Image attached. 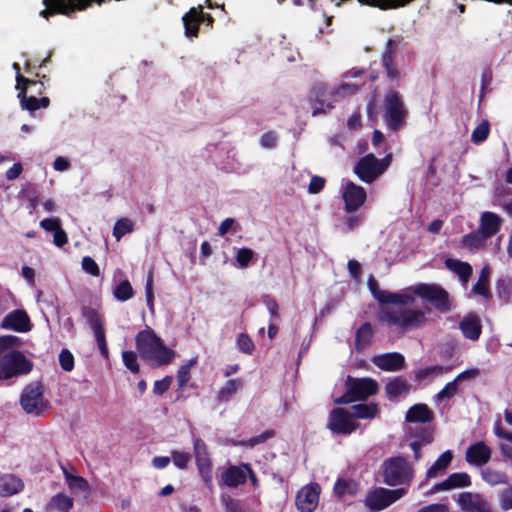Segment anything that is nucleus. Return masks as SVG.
I'll return each mask as SVG.
<instances>
[{"instance_id":"nucleus-42","label":"nucleus","mask_w":512,"mask_h":512,"mask_svg":"<svg viewBox=\"0 0 512 512\" xmlns=\"http://www.w3.org/2000/svg\"><path fill=\"white\" fill-rule=\"evenodd\" d=\"M449 371H450V367L434 365V366H430V367H426L424 369L418 370L416 373V377L419 379L435 378V377H439L445 373H448Z\"/></svg>"},{"instance_id":"nucleus-51","label":"nucleus","mask_w":512,"mask_h":512,"mask_svg":"<svg viewBox=\"0 0 512 512\" xmlns=\"http://www.w3.org/2000/svg\"><path fill=\"white\" fill-rule=\"evenodd\" d=\"M195 364V361H190L189 364L180 367L177 373V382L179 388L184 387L190 379V368Z\"/></svg>"},{"instance_id":"nucleus-31","label":"nucleus","mask_w":512,"mask_h":512,"mask_svg":"<svg viewBox=\"0 0 512 512\" xmlns=\"http://www.w3.org/2000/svg\"><path fill=\"white\" fill-rule=\"evenodd\" d=\"M373 333V328L370 323L366 322L362 324L356 331L355 349L357 351L366 349L371 344Z\"/></svg>"},{"instance_id":"nucleus-13","label":"nucleus","mask_w":512,"mask_h":512,"mask_svg":"<svg viewBox=\"0 0 512 512\" xmlns=\"http://www.w3.org/2000/svg\"><path fill=\"white\" fill-rule=\"evenodd\" d=\"M82 316L94 333L101 355L107 359L109 357V351L106 343L102 316L95 309L88 306H84L82 308Z\"/></svg>"},{"instance_id":"nucleus-49","label":"nucleus","mask_w":512,"mask_h":512,"mask_svg":"<svg viewBox=\"0 0 512 512\" xmlns=\"http://www.w3.org/2000/svg\"><path fill=\"white\" fill-rule=\"evenodd\" d=\"M123 362L127 369L133 373L139 372V365L137 363V356L132 351H124L122 354Z\"/></svg>"},{"instance_id":"nucleus-9","label":"nucleus","mask_w":512,"mask_h":512,"mask_svg":"<svg viewBox=\"0 0 512 512\" xmlns=\"http://www.w3.org/2000/svg\"><path fill=\"white\" fill-rule=\"evenodd\" d=\"M414 293L442 313L449 312L452 308L448 292L438 285L422 283L414 288Z\"/></svg>"},{"instance_id":"nucleus-23","label":"nucleus","mask_w":512,"mask_h":512,"mask_svg":"<svg viewBox=\"0 0 512 512\" xmlns=\"http://www.w3.org/2000/svg\"><path fill=\"white\" fill-rule=\"evenodd\" d=\"M374 365L386 371H396L403 367L404 357L399 353H386L372 359Z\"/></svg>"},{"instance_id":"nucleus-4","label":"nucleus","mask_w":512,"mask_h":512,"mask_svg":"<svg viewBox=\"0 0 512 512\" xmlns=\"http://www.w3.org/2000/svg\"><path fill=\"white\" fill-rule=\"evenodd\" d=\"M383 481L389 486L408 484L414 477V470L408 461L401 456L392 457L382 465Z\"/></svg>"},{"instance_id":"nucleus-28","label":"nucleus","mask_w":512,"mask_h":512,"mask_svg":"<svg viewBox=\"0 0 512 512\" xmlns=\"http://www.w3.org/2000/svg\"><path fill=\"white\" fill-rule=\"evenodd\" d=\"M433 417L431 410L425 404H416L406 413V421L412 423L429 422Z\"/></svg>"},{"instance_id":"nucleus-15","label":"nucleus","mask_w":512,"mask_h":512,"mask_svg":"<svg viewBox=\"0 0 512 512\" xmlns=\"http://www.w3.org/2000/svg\"><path fill=\"white\" fill-rule=\"evenodd\" d=\"M358 424L353 415L343 408H335L330 413L328 427L335 433L350 434L356 430Z\"/></svg>"},{"instance_id":"nucleus-58","label":"nucleus","mask_w":512,"mask_h":512,"mask_svg":"<svg viewBox=\"0 0 512 512\" xmlns=\"http://www.w3.org/2000/svg\"><path fill=\"white\" fill-rule=\"evenodd\" d=\"M273 436H274V432L268 430V431H265V432H263L262 434H260L258 436L250 438L249 440L243 442L242 444L248 445L250 447H254L255 445H258L260 443H264L266 440L272 438Z\"/></svg>"},{"instance_id":"nucleus-6","label":"nucleus","mask_w":512,"mask_h":512,"mask_svg":"<svg viewBox=\"0 0 512 512\" xmlns=\"http://www.w3.org/2000/svg\"><path fill=\"white\" fill-rule=\"evenodd\" d=\"M392 155L388 154L383 159H377L373 154L362 157L354 168L357 176L366 183H371L382 175L390 166Z\"/></svg>"},{"instance_id":"nucleus-17","label":"nucleus","mask_w":512,"mask_h":512,"mask_svg":"<svg viewBox=\"0 0 512 512\" xmlns=\"http://www.w3.org/2000/svg\"><path fill=\"white\" fill-rule=\"evenodd\" d=\"M457 503L464 512H492L487 499L479 493L462 492L458 495Z\"/></svg>"},{"instance_id":"nucleus-11","label":"nucleus","mask_w":512,"mask_h":512,"mask_svg":"<svg viewBox=\"0 0 512 512\" xmlns=\"http://www.w3.org/2000/svg\"><path fill=\"white\" fill-rule=\"evenodd\" d=\"M405 493L406 489L404 488L394 490L376 488L367 493L365 504L372 511H381L399 500Z\"/></svg>"},{"instance_id":"nucleus-35","label":"nucleus","mask_w":512,"mask_h":512,"mask_svg":"<svg viewBox=\"0 0 512 512\" xmlns=\"http://www.w3.org/2000/svg\"><path fill=\"white\" fill-rule=\"evenodd\" d=\"M193 446L194 457L196 460L197 467L211 464L210 454L208 452V447L205 444V442L202 439L195 437L193 439Z\"/></svg>"},{"instance_id":"nucleus-60","label":"nucleus","mask_w":512,"mask_h":512,"mask_svg":"<svg viewBox=\"0 0 512 512\" xmlns=\"http://www.w3.org/2000/svg\"><path fill=\"white\" fill-rule=\"evenodd\" d=\"M325 185V179L320 176H313L308 186V192L310 194L319 193Z\"/></svg>"},{"instance_id":"nucleus-62","label":"nucleus","mask_w":512,"mask_h":512,"mask_svg":"<svg viewBox=\"0 0 512 512\" xmlns=\"http://www.w3.org/2000/svg\"><path fill=\"white\" fill-rule=\"evenodd\" d=\"M145 292H146V301H147V305L149 307V310L152 314H154V294H153V280H152V277H149L147 279V282H146V287H145Z\"/></svg>"},{"instance_id":"nucleus-40","label":"nucleus","mask_w":512,"mask_h":512,"mask_svg":"<svg viewBox=\"0 0 512 512\" xmlns=\"http://www.w3.org/2000/svg\"><path fill=\"white\" fill-rule=\"evenodd\" d=\"M489 274H490L489 267L486 266L481 270L479 279H478L477 283L472 288V292L474 294L481 295L485 298L489 297V288H488Z\"/></svg>"},{"instance_id":"nucleus-29","label":"nucleus","mask_w":512,"mask_h":512,"mask_svg":"<svg viewBox=\"0 0 512 512\" xmlns=\"http://www.w3.org/2000/svg\"><path fill=\"white\" fill-rule=\"evenodd\" d=\"M18 97L20 98L21 107L29 111H35L41 107L47 108L50 102L49 98L47 97L38 99L35 96H27L26 87L21 89V91L18 94Z\"/></svg>"},{"instance_id":"nucleus-20","label":"nucleus","mask_w":512,"mask_h":512,"mask_svg":"<svg viewBox=\"0 0 512 512\" xmlns=\"http://www.w3.org/2000/svg\"><path fill=\"white\" fill-rule=\"evenodd\" d=\"M250 466L242 464L240 466H230L221 475V481L228 487H237L245 483Z\"/></svg>"},{"instance_id":"nucleus-33","label":"nucleus","mask_w":512,"mask_h":512,"mask_svg":"<svg viewBox=\"0 0 512 512\" xmlns=\"http://www.w3.org/2000/svg\"><path fill=\"white\" fill-rule=\"evenodd\" d=\"M73 499L64 493L54 495L49 501L47 508L51 511L69 512L73 508Z\"/></svg>"},{"instance_id":"nucleus-26","label":"nucleus","mask_w":512,"mask_h":512,"mask_svg":"<svg viewBox=\"0 0 512 512\" xmlns=\"http://www.w3.org/2000/svg\"><path fill=\"white\" fill-rule=\"evenodd\" d=\"M487 240L488 239H486L477 229L476 231H473L462 237L460 241V247L470 252H476L486 246Z\"/></svg>"},{"instance_id":"nucleus-54","label":"nucleus","mask_w":512,"mask_h":512,"mask_svg":"<svg viewBox=\"0 0 512 512\" xmlns=\"http://www.w3.org/2000/svg\"><path fill=\"white\" fill-rule=\"evenodd\" d=\"M396 49V43L393 40H389L386 45V50L382 56V63L384 67L393 65L394 53Z\"/></svg>"},{"instance_id":"nucleus-18","label":"nucleus","mask_w":512,"mask_h":512,"mask_svg":"<svg viewBox=\"0 0 512 512\" xmlns=\"http://www.w3.org/2000/svg\"><path fill=\"white\" fill-rule=\"evenodd\" d=\"M1 327L16 332H27L31 329L30 319L25 311L14 310L3 318Z\"/></svg>"},{"instance_id":"nucleus-41","label":"nucleus","mask_w":512,"mask_h":512,"mask_svg":"<svg viewBox=\"0 0 512 512\" xmlns=\"http://www.w3.org/2000/svg\"><path fill=\"white\" fill-rule=\"evenodd\" d=\"M241 387V380H228L218 392V400L221 402L228 401Z\"/></svg>"},{"instance_id":"nucleus-2","label":"nucleus","mask_w":512,"mask_h":512,"mask_svg":"<svg viewBox=\"0 0 512 512\" xmlns=\"http://www.w3.org/2000/svg\"><path fill=\"white\" fill-rule=\"evenodd\" d=\"M136 346L141 357L153 366L167 365L175 357V351L165 346L162 339L150 328L137 334Z\"/></svg>"},{"instance_id":"nucleus-43","label":"nucleus","mask_w":512,"mask_h":512,"mask_svg":"<svg viewBox=\"0 0 512 512\" xmlns=\"http://www.w3.org/2000/svg\"><path fill=\"white\" fill-rule=\"evenodd\" d=\"M134 223L128 218L119 219L113 228V236L119 241L124 235L133 231Z\"/></svg>"},{"instance_id":"nucleus-36","label":"nucleus","mask_w":512,"mask_h":512,"mask_svg":"<svg viewBox=\"0 0 512 512\" xmlns=\"http://www.w3.org/2000/svg\"><path fill=\"white\" fill-rule=\"evenodd\" d=\"M482 479L490 486L508 484L509 479L506 473L487 467L481 472Z\"/></svg>"},{"instance_id":"nucleus-44","label":"nucleus","mask_w":512,"mask_h":512,"mask_svg":"<svg viewBox=\"0 0 512 512\" xmlns=\"http://www.w3.org/2000/svg\"><path fill=\"white\" fill-rule=\"evenodd\" d=\"M133 294L134 290L128 280L121 281L114 290V296L119 301H127Z\"/></svg>"},{"instance_id":"nucleus-30","label":"nucleus","mask_w":512,"mask_h":512,"mask_svg":"<svg viewBox=\"0 0 512 512\" xmlns=\"http://www.w3.org/2000/svg\"><path fill=\"white\" fill-rule=\"evenodd\" d=\"M22 482L13 475H3L0 477V496H11L22 489Z\"/></svg>"},{"instance_id":"nucleus-3","label":"nucleus","mask_w":512,"mask_h":512,"mask_svg":"<svg viewBox=\"0 0 512 512\" xmlns=\"http://www.w3.org/2000/svg\"><path fill=\"white\" fill-rule=\"evenodd\" d=\"M358 90V85L342 84L335 90H329L327 85L319 83L315 85L310 93V104L312 106V115L318 116L326 114L334 108V102L339 99L354 94Z\"/></svg>"},{"instance_id":"nucleus-19","label":"nucleus","mask_w":512,"mask_h":512,"mask_svg":"<svg viewBox=\"0 0 512 512\" xmlns=\"http://www.w3.org/2000/svg\"><path fill=\"white\" fill-rule=\"evenodd\" d=\"M491 454V448L483 441H479L467 448L465 458L472 465L482 466L490 460Z\"/></svg>"},{"instance_id":"nucleus-46","label":"nucleus","mask_w":512,"mask_h":512,"mask_svg":"<svg viewBox=\"0 0 512 512\" xmlns=\"http://www.w3.org/2000/svg\"><path fill=\"white\" fill-rule=\"evenodd\" d=\"M457 384L458 383L455 380L447 383L444 388L437 393L435 400L437 402H442L456 395L458 391Z\"/></svg>"},{"instance_id":"nucleus-32","label":"nucleus","mask_w":512,"mask_h":512,"mask_svg":"<svg viewBox=\"0 0 512 512\" xmlns=\"http://www.w3.org/2000/svg\"><path fill=\"white\" fill-rule=\"evenodd\" d=\"M386 393L390 399L405 396L410 391V384L402 378H394L387 383L385 387Z\"/></svg>"},{"instance_id":"nucleus-37","label":"nucleus","mask_w":512,"mask_h":512,"mask_svg":"<svg viewBox=\"0 0 512 512\" xmlns=\"http://www.w3.org/2000/svg\"><path fill=\"white\" fill-rule=\"evenodd\" d=\"M66 483L73 492H87L89 490L88 482L81 476L73 475L63 468Z\"/></svg>"},{"instance_id":"nucleus-38","label":"nucleus","mask_w":512,"mask_h":512,"mask_svg":"<svg viewBox=\"0 0 512 512\" xmlns=\"http://www.w3.org/2000/svg\"><path fill=\"white\" fill-rule=\"evenodd\" d=\"M353 417L360 419H373L378 414V405L375 403L370 404H357L352 406Z\"/></svg>"},{"instance_id":"nucleus-1","label":"nucleus","mask_w":512,"mask_h":512,"mask_svg":"<svg viewBox=\"0 0 512 512\" xmlns=\"http://www.w3.org/2000/svg\"><path fill=\"white\" fill-rule=\"evenodd\" d=\"M368 287L373 297L382 304L379 310L381 321L403 331L419 328L426 321L422 310L409 307L415 301L412 295L381 290L373 277L369 278Z\"/></svg>"},{"instance_id":"nucleus-27","label":"nucleus","mask_w":512,"mask_h":512,"mask_svg":"<svg viewBox=\"0 0 512 512\" xmlns=\"http://www.w3.org/2000/svg\"><path fill=\"white\" fill-rule=\"evenodd\" d=\"M445 266L450 271L458 275L463 285L467 284L472 274V266L469 263L457 259L448 258L445 261Z\"/></svg>"},{"instance_id":"nucleus-57","label":"nucleus","mask_w":512,"mask_h":512,"mask_svg":"<svg viewBox=\"0 0 512 512\" xmlns=\"http://www.w3.org/2000/svg\"><path fill=\"white\" fill-rule=\"evenodd\" d=\"M171 382H172L171 376H167L161 380L155 381L154 386H153V392L156 395H162L169 389Z\"/></svg>"},{"instance_id":"nucleus-56","label":"nucleus","mask_w":512,"mask_h":512,"mask_svg":"<svg viewBox=\"0 0 512 512\" xmlns=\"http://www.w3.org/2000/svg\"><path fill=\"white\" fill-rule=\"evenodd\" d=\"M174 465L180 469H185L190 461V455L185 452L172 451Z\"/></svg>"},{"instance_id":"nucleus-14","label":"nucleus","mask_w":512,"mask_h":512,"mask_svg":"<svg viewBox=\"0 0 512 512\" xmlns=\"http://www.w3.org/2000/svg\"><path fill=\"white\" fill-rule=\"evenodd\" d=\"M321 487L317 483L303 486L296 495L295 505L300 512H313L319 503Z\"/></svg>"},{"instance_id":"nucleus-47","label":"nucleus","mask_w":512,"mask_h":512,"mask_svg":"<svg viewBox=\"0 0 512 512\" xmlns=\"http://www.w3.org/2000/svg\"><path fill=\"white\" fill-rule=\"evenodd\" d=\"M489 134V123L483 121L473 131L471 139L474 143H480L484 141Z\"/></svg>"},{"instance_id":"nucleus-10","label":"nucleus","mask_w":512,"mask_h":512,"mask_svg":"<svg viewBox=\"0 0 512 512\" xmlns=\"http://www.w3.org/2000/svg\"><path fill=\"white\" fill-rule=\"evenodd\" d=\"M92 2L100 5L104 0H44L46 8L40 12V15L46 19L57 13L69 16L76 10L86 9Z\"/></svg>"},{"instance_id":"nucleus-12","label":"nucleus","mask_w":512,"mask_h":512,"mask_svg":"<svg viewBox=\"0 0 512 512\" xmlns=\"http://www.w3.org/2000/svg\"><path fill=\"white\" fill-rule=\"evenodd\" d=\"M20 404L28 414H42L47 409V403L43 398L40 384L32 383L28 385L21 394Z\"/></svg>"},{"instance_id":"nucleus-22","label":"nucleus","mask_w":512,"mask_h":512,"mask_svg":"<svg viewBox=\"0 0 512 512\" xmlns=\"http://www.w3.org/2000/svg\"><path fill=\"white\" fill-rule=\"evenodd\" d=\"M459 328L465 338L476 341L479 339L482 331L481 320L476 314H468L459 323Z\"/></svg>"},{"instance_id":"nucleus-55","label":"nucleus","mask_w":512,"mask_h":512,"mask_svg":"<svg viewBox=\"0 0 512 512\" xmlns=\"http://www.w3.org/2000/svg\"><path fill=\"white\" fill-rule=\"evenodd\" d=\"M82 268L86 273L92 276H99L100 274L98 264L89 256L83 257Z\"/></svg>"},{"instance_id":"nucleus-7","label":"nucleus","mask_w":512,"mask_h":512,"mask_svg":"<svg viewBox=\"0 0 512 512\" xmlns=\"http://www.w3.org/2000/svg\"><path fill=\"white\" fill-rule=\"evenodd\" d=\"M378 391V384L371 378H351L347 380L346 393L336 402L348 404L353 401L364 400Z\"/></svg>"},{"instance_id":"nucleus-8","label":"nucleus","mask_w":512,"mask_h":512,"mask_svg":"<svg viewBox=\"0 0 512 512\" xmlns=\"http://www.w3.org/2000/svg\"><path fill=\"white\" fill-rule=\"evenodd\" d=\"M32 364L19 351H7L0 360V381L30 372Z\"/></svg>"},{"instance_id":"nucleus-52","label":"nucleus","mask_w":512,"mask_h":512,"mask_svg":"<svg viewBox=\"0 0 512 512\" xmlns=\"http://www.w3.org/2000/svg\"><path fill=\"white\" fill-rule=\"evenodd\" d=\"M499 505L503 511L512 509V486L500 492Z\"/></svg>"},{"instance_id":"nucleus-53","label":"nucleus","mask_w":512,"mask_h":512,"mask_svg":"<svg viewBox=\"0 0 512 512\" xmlns=\"http://www.w3.org/2000/svg\"><path fill=\"white\" fill-rule=\"evenodd\" d=\"M237 345L238 348L246 354H251L254 350V343L252 339L244 333L238 336Z\"/></svg>"},{"instance_id":"nucleus-34","label":"nucleus","mask_w":512,"mask_h":512,"mask_svg":"<svg viewBox=\"0 0 512 512\" xmlns=\"http://www.w3.org/2000/svg\"><path fill=\"white\" fill-rule=\"evenodd\" d=\"M453 458L451 451H445L442 453L439 458L434 462V464L427 470L426 478L431 479L436 477L439 473L446 470L449 466Z\"/></svg>"},{"instance_id":"nucleus-50","label":"nucleus","mask_w":512,"mask_h":512,"mask_svg":"<svg viewBox=\"0 0 512 512\" xmlns=\"http://www.w3.org/2000/svg\"><path fill=\"white\" fill-rule=\"evenodd\" d=\"M59 363L63 370L71 371L74 368V357L72 353L67 349H63L59 355Z\"/></svg>"},{"instance_id":"nucleus-48","label":"nucleus","mask_w":512,"mask_h":512,"mask_svg":"<svg viewBox=\"0 0 512 512\" xmlns=\"http://www.w3.org/2000/svg\"><path fill=\"white\" fill-rule=\"evenodd\" d=\"M253 257L254 252L249 248H239L236 251V260L241 268H246Z\"/></svg>"},{"instance_id":"nucleus-59","label":"nucleus","mask_w":512,"mask_h":512,"mask_svg":"<svg viewBox=\"0 0 512 512\" xmlns=\"http://www.w3.org/2000/svg\"><path fill=\"white\" fill-rule=\"evenodd\" d=\"M222 503L225 506L226 512H244L240 503L230 496H222Z\"/></svg>"},{"instance_id":"nucleus-63","label":"nucleus","mask_w":512,"mask_h":512,"mask_svg":"<svg viewBox=\"0 0 512 512\" xmlns=\"http://www.w3.org/2000/svg\"><path fill=\"white\" fill-rule=\"evenodd\" d=\"M479 374H480L479 369L472 368V369H468V370L461 372L454 380L457 383H460V382H463L466 380L475 379L476 377L479 376Z\"/></svg>"},{"instance_id":"nucleus-25","label":"nucleus","mask_w":512,"mask_h":512,"mask_svg":"<svg viewBox=\"0 0 512 512\" xmlns=\"http://www.w3.org/2000/svg\"><path fill=\"white\" fill-rule=\"evenodd\" d=\"M202 21V12L197 8H191L183 16V24L185 27V35L187 37H195L198 34L199 24Z\"/></svg>"},{"instance_id":"nucleus-61","label":"nucleus","mask_w":512,"mask_h":512,"mask_svg":"<svg viewBox=\"0 0 512 512\" xmlns=\"http://www.w3.org/2000/svg\"><path fill=\"white\" fill-rule=\"evenodd\" d=\"M493 204L495 206L501 207L508 215L512 216V201L504 200L500 194L499 190L496 191Z\"/></svg>"},{"instance_id":"nucleus-64","label":"nucleus","mask_w":512,"mask_h":512,"mask_svg":"<svg viewBox=\"0 0 512 512\" xmlns=\"http://www.w3.org/2000/svg\"><path fill=\"white\" fill-rule=\"evenodd\" d=\"M40 226L46 231H55L60 227L58 218H46L40 222Z\"/></svg>"},{"instance_id":"nucleus-21","label":"nucleus","mask_w":512,"mask_h":512,"mask_svg":"<svg viewBox=\"0 0 512 512\" xmlns=\"http://www.w3.org/2000/svg\"><path fill=\"white\" fill-rule=\"evenodd\" d=\"M502 223L503 219L499 215L486 211L480 216L478 230L486 239H489L498 233Z\"/></svg>"},{"instance_id":"nucleus-5","label":"nucleus","mask_w":512,"mask_h":512,"mask_svg":"<svg viewBox=\"0 0 512 512\" xmlns=\"http://www.w3.org/2000/svg\"><path fill=\"white\" fill-rule=\"evenodd\" d=\"M384 121L392 131H398L404 124L408 114L401 95L396 91H388L384 101Z\"/></svg>"},{"instance_id":"nucleus-45","label":"nucleus","mask_w":512,"mask_h":512,"mask_svg":"<svg viewBox=\"0 0 512 512\" xmlns=\"http://www.w3.org/2000/svg\"><path fill=\"white\" fill-rule=\"evenodd\" d=\"M364 221L363 214L347 213V216L343 220L344 231L351 232L358 228Z\"/></svg>"},{"instance_id":"nucleus-24","label":"nucleus","mask_w":512,"mask_h":512,"mask_svg":"<svg viewBox=\"0 0 512 512\" xmlns=\"http://www.w3.org/2000/svg\"><path fill=\"white\" fill-rule=\"evenodd\" d=\"M471 485L470 476L467 473H452L444 481L433 486V492L463 488Z\"/></svg>"},{"instance_id":"nucleus-16","label":"nucleus","mask_w":512,"mask_h":512,"mask_svg":"<svg viewBox=\"0 0 512 512\" xmlns=\"http://www.w3.org/2000/svg\"><path fill=\"white\" fill-rule=\"evenodd\" d=\"M342 198L345 204V212H356L366 201L367 194L362 186L356 185L353 182H347L343 192Z\"/></svg>"},{"instance_id":"nucleus-39","label":"nucleus","mask_w":512,"mask_h":512,"mask_svg":"<svg viewBox=\"0 0 512 512\" xmlns=\"http://www.w3.org/2000/svg\"><path fill=\"white\" fill-rule=\"evenodd\" d=\"M358 484L353 480L340 479L334 485L335 494L342 498L345 495L353 496L357 493Z\"/></svg>"}]
</instances>
